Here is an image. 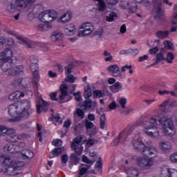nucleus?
Wrapping results in <instances>:
<instances>
[{"mask_svg": "<svg viewBox=\"0 0 177 177\" xmlns=\"http://www.w3.org/2000/svg\"><path fill=\"white\" fill-rule=\"evenodd\" d=\"M135 129H136V126L135 124L129 125L126 129V131L127 132V136L132 135V132H133Z\"/></svg>", "mask_w": 177, "mask_h": 177, "instance_id": "603ef678", "label": "nucleus"}, {"mask_svg": "<svg viewBox=\"0 0 177 177\" xmlns=\"http://www.w3.org/2000/svg\"><path fill=\"white\" fill-rule=\"evenodd\" d=\"M20 107V114L17 118H13L9 120L10 122H17V121H23V120H27L32 113H34V109H31V102L28 100H23L22 101L18 102Z\"/></svg>", "mask_w": 177, "mask_h": 177, "instance_id": "20e7f679", "label": "nucleus"}, {"mask_svg": "<svg viewBox=\"0 0 177 177\" xmlns=\"http://www.w3.org/2000/svg\"><path fill=\"white\" fill-rule=\"evenodd\" d=\"M136 10H138V5L136 3L129 4V13H136Z\"/></svg>", "mask_w": 177, "mask_h": 177, "instance_id": "49530a36", "label": "nucleus"}, {"mask_svg": "<svg viewBox=\"0 0 177 177\" xmlns=\"http://www.w3.org/2000/svg\"><path fill=\"white\" fill-rule=\"evenodd\" d=\"M119 104L121 106L122 109H127L125 104H127V98L122 97L119 100Z\"/></svg>", "mask_w": 177, "mask_h": 177, "instance_id": "052dcab7", "label": "nucleus"}, {"mask_svg": "<svg viewBox=\"0 0 177 177\" xmlns=\"http://www.w3.org/2000/svg\"><path fill=\"white\" fill-rule=\"evenodd\" d=\"M140 136L138 134L131 140V145L135 150H138L145 157L157 158L158 157V150L155 147H147L142 141L139 140Z\"/></svg>", "mask_w": 177, "mask_h": 177, "instance_id": "f03ea898", "label": "nucleus"}, {"mask_svg": "<svg viewBox=\"0 0 177 177\" xmlns=\"http://www.w3.org/2000/svg\"><path fill=\"white\" fill-rule=\"evenodd\" d=\"M159 147L165 153H168L172 150V143L169 141H162L159 142Z\"/></svg>", "mask_w": 177, "mask_h": 177, "instance_id": "412c9836", "label": "nucleus"}, {"mask_svg": "<svg viewBox=\"0 0 177 177\" xmlns=\"http://www.w3.org/2000/svg\"><path fill=\"white\" fill-rule=\"evenodd\" d=\"M71 160L75 163V165H77L78 162H80V158L75 156V154H72L71 156Z\"/></svg>", "mask_w": 177, "mask_h": 177, "instance_id": "680f3d73", "label": "nucleus"}, {"mask_svg": "<svg viewBox=\"0 0 177 177\" xmlns=\"http://www.w3.org/2000/svg\"><path fill=\"white\" fill-rule=\"evenodd\" d=\"M170 161L173 162V164L177 163V152L174 153L170 156Z\"/></svg>", "mask_w": 177, "mask_h": 177, "instance_id": "0e129e2a", "label": "nucleus"}, {"mask_svg": "<svg viewBox=\"0 0 177 177\" xmlns=\"http://www.w3.org/2000/svg\"><path fill=\"white\" fill-rule=\"evenodd\" d=\"M126 172L127 174V177H138V175H139L138 169L134 167L129 168L127 170H126Z\"/></svg>", "mask_w": 177, "mask_h": 177, "instance_id": "c85d7f7f", "label": "nucleus"}, {"mask_svg": "<svg viewBox=\"0 0 177 177\" xmlns=\"http://www.w3.org/2000/svg\"><path fill=\"white\" fill-rule=\"evenodd\" d=\"M37 28L40 31H48L50 28V26L49 24H39L37 25Z\"/></svg>", "mask_w": 177, "mask_h": 177, "instance_id": "37998d69", "label": "nucleus"}, {"mask_svg": "<svg viewBox=\"0 0 177 177\" xmlns=\"http://www.w3.org/2000/svg\"><path fill=\"white\" fill-rule=\"evenodd\" d=\"M82 161H83V162H85L86 164H89L87 165H91H91H93V164H95V161H92V160H89L86 156H82Z\"/></svg>", "mask_w": 177, "mask_h": 177, "instance_id": "4d7b16f0", "label": "nucleus"}, {"mask_svg": "<svg viewBox=\"0 0 177 177\" xmlns=\"http://www.w3.org/2000/svg\"><path fill=\"white\" fill-rule=\"evenodd\" d=\"M108 71L112 73L113 77H118L120 75V67L118 64L110 65L108 67Z\"/></svg>", "mask_w": 177, "mask_h": 177, "instance_id": "a878e982", "label": "nucleus"}, {"mask_svg": "<svg viewBox=\"0 0 177 177\" xmlns=\"http://www.w3.org/2000/svg\"><path fill=\"white\" fill-rule=\"evenodd\" d=\"M169 35V31L168 30H165V31L158 30L156 32V37L160 39H164L167 38V37H168Z\"/></svg>", "mask_w": 177, "mask_h": 177, "instance_id": "f704fd0d", "label": "nucleus"}, {"mask_svg": "<svg viewBox=\"0 0 177 177\" xmlns=\"http://www.w3.org/2000/svg\"><path fill=\"white\" fill-rule=\"evenodd\" d=\"M93 31H95L93 24L91 22H85L82 24L79 28L78 37H88V35H91Z\"/></svg>", "mask_w": 177, "mask_h": 177, "instance_id": "6e6552de", "label": "nucleus"}, {"mask_svg": "<svg viewBox=\"0 0 177 177\" xmlns=\"http://www.w3.org/2000/svg\"><path fill=\"white\" fill-rule=\"evenodd\" d=\"M50 38L53 42H56V41H62V39H63V35L62 32L55 31L52 33Z\"/></svg>", "mask_w": 177, "mask_h": 177, "instance_id": "7c9ffc66", "label": "nucleus"}, {"mask_svg": "<svg viewBox=\"0 0 177 177\" xmlns=\"http://www.w3.org/2000/svg\"><path fill=\"white\" fill-rule=\"evenodd\" d=\"M128 53L129 55H132V56H136L137 55H139V50H138V48H129L128 50Z\"/></svg>", "mask_w": 177, "mask_h": 177, "instance_id": "bf43d9fd", "label": "nucleus"}, {"mask_svg": "<svg viewBox=\"0 0 177 177\" xmlns=\"http://www.w3.org/2000/svg\"><path fill=\"white\" fill-rule=\"evenodd\" d=\"M15 64V62H13V59H9V60H3V63L1 64V70L6 73V71H8V70H10L12 68V66Z\"/></svg>", "mask_w": 177, "mask_h": 177, "instance_id": "b1692460", "label": "nucleus"}, {"mask_svg": "<svg viewBox=\"0 0 177 177\" xmlns=\"http://www.w3.org/2000/svg\"><path fill=\"white\" fill-rule=\"evenodd\" d=\"M162 60H165V57H164V54L162 53H159L156 55V60L155 62L149 66V67H151L153 66H156V64H158L160 62H162Z\"/></svg>", "mask_w": 177, "mask_h": 177, "instance_id": "e433bc0d", "label": "nucleus"}, {"mask_svg": "<svg viewBox=\"0 0 177 177\" xmlns=\"http://www.w3.org/2000/svg\"><path fill=\"white\" fill-rule=\"evenodd\" d=\"M174 59H175V56L174 55V53L169 52L167 53L165 60H167L168 63H172V62L174 61Z\"/></svg>", "mask_w": 177, "mask_h": 177, "instance_id": "6e6d98bb", "label": "nucleus"}, {"mask_svg": "<svg viewBox=\"0 0 177 177\" xmlns=\"http://www.w3.org/2000/svg\"><path fill=\"white\" fill-rule=\"evenodd\" d=\"M82 139H84V136H80L75 138V143L71 145L72 149L75 150V153L77 156H81L82 151L84 150V147L82 146L78 147L77 145H80L81 142H82Z\"/></svg>", "mask_w": 177, "mask_h": 177, "instance_id": "f8f14e48", "label": "nucleus"}, {"mask_svg": "<svg viewBox=\"0 0 177 177\" xmlns=\"http://www.w3.org/2000/svg\"><path fill=\"white\" fill-rule=\"evenodd\" d=\"M74 120L75 122H80L81 120L85 118V112L82 109H77L74 113Z\"/></svg>", "mask_w": 177, "mask_h": 177, "instance_id": "4be33fe9", "label": "nucleus"}, {"mask_svg": "<svg viewBox=\"0 0 177 177\" xmlns=\"http://www.w3.org/2000/svg\"><path fill=\"white\" fill-rule=\"evenodd\" d=\"M141 125L144 127V133H146L147 136H150V138H153V139H156V138H158L160 132L158 129H157V120H156V118H145L141 122Z\"/></svg>", "mask_w": 177, "mask_h": 177, "instance_id": "7ed1b4c3", "label": "nucleus"}, {"mask_svg": "<svg viewBox=\"0 0 177 177\" xmlns=\"http://www.w3.org/2000/svg\"><path fill=\"white\" fill-rule=\"evenodd\" d=\"M14 133H16V130H15L13 128H8L3 126L2 136H5V135L10 136V135H14Z\"/></svg>", "mask_w": 177, "mask_h": 177, "instance_id": "2f4dec72", "label": "nucleus"}, {"mask_svg": "<svg viewBox=\"0 0 177 177\" xmlns=\"http://www.w3.org/2000/svg\"><path fill=\"white\" fill-rule=\"evenodd\" d=\"M16 1L15 0V4L14 3H10L9 4L8 6H7V8H6V10H8V12H13L16 10V6L17 8H23V9L26 10H30V9H27L24 7H21L20 6H17V4L16 3Z\"/></svg>", "mask_w": 177, "mask_h": 177, "instance_id": "72a5a7b5", "label": "nucleus"}, {"mask_svg": "<svg viewBox=\"0 0 177 177\" xmlns=\"http://www.w3.org/2000/svg\"><path fill=\"white\" fill-rule=\"evenodd\" d=\"M100 127L101 128V129H104V127L106 125V115L104 113L102 114L100 117Z\"/></svg>", "mask_w": 177, "mask_h": 177, "instance_id": "de8ad7c7", "label": "nucleus"}, {"mask_svg": "<svg viewBox=\"0 0 177 177\" xmlns=\"http://www.w3.org/2000/svg\"><path fill=\"white\" fill-rule=\"evenodd\" d=\"M103 56H104L105 62H111L113 61V55H111V53H109L106 50H104Z\"/></svg>", "mask_w": 177, "mask_h": 177, "instance_id": "a18cd8bd", "label": "nucleus"}, {"mask_svg": "<svg viewBox=\"0 0 177 177\" xmlns=\"http://www.w3.org/2000/svg\"><path fill=\"white\" fill-rule=\"evenodd\" d=\"M73 68L74 66L73 65V64H70L69 65L65 67V73L66 74H68L65 79V81H66V82H70L71 84H74V82H75V80L77 77L71 75Z\"/></svg>", "mask_w": 177, "mask_h": 177, "instance_id": "4468645a", "label": "nucleus"}, {"mask_svg": "<svg viewBox=\"0 0 177 177\" xmlns=\"http://www.w3.org/2000/svg\"><path fill=\"white\" fill-rule=\"evenodd\" d=\"M159 122L162 127V129H167L168 128H173V127H175L174 125V122L172 121V119L168 118V117H162L159 120Z\"/></svg>", "mask_w": 177, "mask_h": 177, "instance_id": "f3484780", "label": "nucleus"}, {"mask_svg": "<svg viewBox=\"0 0 177 177\" xmlns=\"http://www.w3.org/2000/svg\"><path fill=\"white\" fill-rule=\"evenodd\" d=\"M144 6L149 8L151 5L153 6V13H156L158 17H160L162 13L161 5L162 1L161 0H144Z\"/></svg>", "mask_w": 177, "mask_h": 177, "instance_id": "0eeeda50", "label": "nucleus"}, {"mask_svg": "<svg viewBox=\"0 0 177 177\" xmlns=\"http://www.w3.org/2000/svg\"><path fill=\"white\" fill-rule=\"evenodd\" d=\"M66 151V149L64 147H58V148L54 149L51 151V153H53L54 157H57L60 156V154H62L63 151Z\"/></svg>", "mask_w": 177, "mask_h": 177, "instance_id": "4c0bfd02", "label": "nucleus"}, {"mask_svg": "<svg viewBox=\"0 0 177 177\" xmlns=\"http://www.w3.org/2000/svg\"><path fill=\"white\" fill-rule=\"evenodd\" d=\"M37 0H16V4L17 6L25 8L26 9H31L34 6Z\"/></svg>", "mask_w": 177, "mask_h": 177, "instance_id": "a211bd4d", "label": "nucleus"}, {"mask_svg": "<svg viewBox=\"0 0 177 177\" xmlns=\"http://www.w3.org/2000/svg\"><path fill=\"white\" fill-rule=\"evenodd\" d=\"M30 62V70L33 75L32 84L35 91H38L39 85V67L38 66V58L35 55H31L29 59Z\"/></svg>", "mask_w": 177, "mask_h": 177, "instance_id": "39448f33", "label": "nucleus"}, {"mask_svg": "<svg viewBox=\"0 0 177 177\" xmlns=\"http://www.w3.org/2000/svg\"><path fill=\"white\" fill-rule=\"evenodd\" d=\"M13 56V53L10 48H6L3 51L0 53V59L1 60H13L12 59Z\"/></svg>", "mask_w": 177, "mask_h": 177, "instance_id": "aec40b11", "label": "nucleus"}, {"mask_svg": "<svg viewBox=\"0 0 177 177\" xmlns=\"http://www.w3.org/2000/svg\"><path fill=\"white\" fill-rule=\"evenodd\" d=\"M24 73V66L22 65L17 66L9 71V75H19Z\"/></svg>", "mask_w": 177, "mask_h": 177, "instance_id": "393cba45", "label": "nucleus"}, {"mask_svg": "<svg viewBox=\"0 0 177 177\" xmlns=\"http://www.w3.org/2000/svg\"><path fill=\"white\" fill-rule=\"evenodd\" d=\"M39 19L42 23H50L57 19V12L53 10H46L39 15Z\"/></svg>", "mask_w": 177, "mask_h": 177, "instance_id": "423d86ee", "label": "nucleus"}, {"mask_svg": "<svg viewBox=\"0 0 177 177\" xmlns=\"http://www.w3.org/2000/svg\"><path fill=\"white\" fill-rule=\"evenodd\" d=\"M82 167L79 173L80 176H82L84 175H85V174H86V171H88V169H90L91 168V165H82V167Z\"/></svg>", "mask_w": 177, "mask_h": 177, "instance_id": "8fccbe9b", "label": "nucleus"}, {"mask_svg": "<svg viewBox=\"0 0 177 177\" xmlns=\"http://www.w3.org/2000/svg\"><path fill=\"white\" fill-rule=\"evenodd\" d=\"M72 17H73V14H71V12H68L64 14L59 19V23H68V21H70V20H71Z\"/></svg>", "mask_w": 177, "mask_h": 177, "instance_id": "c756f323", "label": "nucleus"}, {"mask_svg": "<svg viewBox=\"0 0 177 177\" xmlns=\"http://www.w3.org/2000/svg\"><path fill=\"white\" fill-rule=\"evenodd\" d=\"M136 162L139 167L142 168V169H149L154 164V162L151 158H145L139 157L136 159Z\"/></svg>", "mask_w": 177, "mask_h": 177, "instance_id": "9d476101", "label": "nucleus"}, {"mask_svg": "<svg viewBox=\"0 0 177 177\" xmlns=\"http://www.w3.org/2000/svg\"><path fill=\"white\" fill-rule=\"evenodd\" d=\"M118 15L115 12H111L108 16L106 17V21L109 23H111L112 21H114L117 17Z\"/></svg>", "mask_w": 177, "mask_h": 177, "instance_id": "ea45409f", "label": "nucleus"}, {"mask_svg": "<svg viewBox=\"0 0 177 177\" xmlns=\"http://www.w3.org/2000/svg\"><path fill=\"white\" fill-rule=\"evenodd\" d=\"M37 103H39L37 105V111L39 114H41V111H48V109H49V104L44 100V99L39 97L38 99Z\"/></svg>", "mask_w": 177, "mask_h": 177, "instance_id": "2eb2a0df", "label": "nucleus"}, {"mask_svg": "<svg viewBox=\"0 0 177 177\" xmlns=\"http://www.w3.org/2000/svg\"><path fill=\"white\" fill-rule=\"evenodd\" d=\"M109 89L113 93H117L122 89V84L120 82H117L113 85L109 86Z\"/></svg>", "mask_w": 177, "mask_h": 177, "instance_id": "bb28decb", "label": "nucleus"}, {"mask_svg": "<svg viewBox=\"0 0 177 177\" xmlns=\"http://www.w3.org/2000/svg\"><path fill=\"white\" fill-rule=\"evenodd\" d=\"M94 97H103L104 96V93L102 92L100 90H95L93 92Z\"/></svg>", "mask_w": 177, "mask_h": 177, "instance_id": "5fc2aeb1", "label": "nucleus"}, {"mask_svg": "<svg viewBox=\"0 0 177 177\" xmlns=\"http://www.w3.org/2000/svg\"><path fill=\"white\" fill-rule=\"evenodd\" d=\"M168 104H171V100L169 99L165 100V102L160 105V107L162 109H167V106H168Z\"/></svg>", "mask_w": 177, "mask_h": 177, "instance_id": "338daca9", "label": "nucleus"}, {"mask_svg": "<svg viewBox=\"0 0 177 177\" xmlns=\"http://www.w3.org/2000/svg\"><path fill=\"white\" fill-rule=\"evenodd\" d=\"M49 121H53V122H59L62 124V121L60 120V115L59 114L54 115L53 113H51V116L49 118Z\"/></svg>", "mask_w": 177, "mask_h": 177, "instance_id": "a19ab883", "label": "nucleus"}, {"mask_svg": "<svg viewBox=\"0 0 177 177\" xmlns=\"http://www.w3.org/2000/svg\"><path fill=\"white\" fill-rule=\"evenodd\" d=\"M97 103L96 101H93L91 99L86 100L83 104L82 105V107H83L84 110H89V109H95L97 106Z\"/></svg>", "mask_w": 177, "mask_h": 177, "instance_id": "5701e85b", "label": "nucleus"}, {"mask_svg": "<svg viewBox=\"0 0 177 177\" xmlns=\"http://www.w3.org/2000/svg\"><path fill=\"white\" fill-rule=\"evenodd\" d=\"M73 96H75V100L77 102H81L82 100V97H81V91L74 93Z\"/></svg>", "mask_w": 177, "mask_h": 177, "instance_id": "e2e57ef3", "label": "nucleus"}, {"mask_svg": "<svg viewBox=\"0 0 177 177\" xmlns=\"http://www.w3.org/2000/svg\"><path fill=\"white\" fill-rule=\"evenodd\" d=\"M15 149H16V146L12 144L6 145L3 147L4 151H6V153H9L10 154H15V153H16V150Z\"/></svg>", "mask_w": 177, "mask_h": 177, "instance_id": "473e14b6", "label": "nucleus"}, {"mask_svg": "<svg viewBox=\"0 0 177 177\" xmlns=\"http://www.w3.org/2000/svg\"><path fill=\"white\" fill-rule=\"evenodd\" d=\"M20 106L19 105V102H15L14 104H12L9 105L8 106V114L10 115V117H15V118H17L19 115H20Z\"/></svg>", "mask_w": 177, "mask_h": 177, "instance_id": "9b49d317", "label": "nucleus"}, {"mask_svg": "<svg viewBox=\"0 0 177 177\" xmlns=\"http://www.w3.org/2000/svg\"><path fill=\"white\" fill-rule=\"evenodd\" d=\"M64 31L66 35L71 37L72 35H74L75 32H77V28H75V25H74L73 24H70L64 26Z\"/></svg>", "mask_w": 177, "mask_h": 177, "instance_id": "6ab92c4d", "label": "nucleus"}, {"mask_svg": "<svg viewBox=\"0 0 177 177\" xmlns=\"http://www.w3.org/2000/svg\"><path fill=\"white\" fill-rule=\"evenodd\" d=\"M0 164L3 165V174L7 176H17L20 175V171L24 167V162L15 160L12 156H5L0 153Z\"/></svg>", "mask_w": 177, "mask_h": 177, "instance_id": "f257e3e1", "label": "nucleus"}, {"mask_svg": "<svg viewBox=\"0 0 177 177\" xmlns=\"http://www.w3.org/2000/svg\"><path fill=\"white\" fill-rule=\"evenodd\" d=\"M17 39H18L19 44H21V45H25L26 48H32L31 44L26 41L24 39H23V37H17Z\"/></svg>", "mask_w": 177, "mask_h": 177, "instance_id": "79ce46f5", "label": "nucleus"}, {"mask_svg": "<svg viewBox=\"0 0 177 177\" xmlns=\"http://www.w3.org/2000/svg\"><path fill=\"white\" fill-rule=\"evenodd\" d=\"M52 145L53 146L57 147V146H62V145H63V141H62L61 140L57 139V140H54L52 142Z\"/></svg>", "mask_w": 177, "mask_h": 177, "instance_id": "774afa93", "label": "nucleus"}, {"mask_svg": "<svg viewBox=\"0 0 177 177\" xmlns=\"http://www.w3.org/2000/svg\"><path fill=\"white\" fill-rule=\"evenodd\" d=\"M92 96V89L90 85L87 86L86 90L84 91V97L85 99H89Z\"/></svg>", "mask_w": 177, "mask_h": 177, "instance_id": "c03bdc74", "label": "nucleus"}, {"mask_svg": "<svg viewBox=\"0 0 177 177\" xmlns=\"http://www.w3.org/2000/svg\"><path fill=\"white\" fill-rule=\"evenodd\" d=\"M21 88H24V89L30 88V80L28 79H22Z\"/></svg>", "mask_w": 177, "mask_h": 177, "instance_id": "3c124183", "label": "nucleus"}, {"mask_svg": "<svg viewBox=\"0 0 177 177\" xmlns=\"http://www.w3.org/2000/svg\"><path fill=\"white\" fill-rule=\"evenodd\" d=\"M16 154L22 160H31L34 158V152L28 149H24L21 152L17 151Z\"/></svg>", "mask_w": 177, "mask_h": 177, "instance_id": "dca6fc26", "label": "nucleus"}, {"mask_svg": "<svg viewBox=\"0 0 177 177\" xmlns=\"http://www.w3.org/2000/svg\"><path fill=\"white\" fill-rule=\"evenodd\" d=\"M58 98L61 101V103H67V102H70L73 99V97L68 94L67 84H63L60 86Z\"/></svg>", "mask_w": 177, "mask_h": 177, "instance_id": "1a4fd4ad", "label": "nucleus"}, {"mask_svg": "<svg viewBox=\"0 0 177 177\" xmlns=\"http://www.w3.org/2000/svg\"><path fill=\"white\" fill-rule=\"evenodd\" d=\"M118 138H119L120 143H124V142H125L128 138V136L125 133V131H123L118 135Z\"/></svg>", "mask_w": 177, "mask_h": 177, "instance_id": "09e8293b", "label": "nucleus"}, {"mask_svg": "<svg viewBox=\"0 0 177 177\" xmlns=\"http://www.w3.org/2000/svg\"><path fill=\"white\" fill-rule=\"evenodd\" d=\"M164 45L166 49H168L169 50H174V48L172 47L174 44H172V42L168 40H165L164 41Z\"/></svg>", "mask_w": 177, "mask_h": 177, "instance_id": "864d4df0", "label": "nucleus"}, {"mask_svg": "<svg viewBox=\"0 0 177 177\" xmlns=\"http://www.w3.org/2000/svg\"><path fill=\"white\" fill-rule=\"evenodd\" d=\"M161 177H177V170L175 169H171L168 166H162Z\"/></svg>", "mask_w": 177, "mask_h": 177, "instance_id": "ddd939ff", "label": "nucleus"}, {"mask_svg": "<svg viewBox=\"0 0 177 177\" xmlns=\"http://www.w3.org/2000/svg\"><path fill=\"white\" fill-rule=\"evenodd\" d=\"M14 95L16 100L20 99L21 97H24V93L21 91H15L14 92Z\"/></svg>", "mask_w": 177, "mask_h": 177, "instance_id": "69168bd1", "label": "nucleus"}, {"mask_svg": "<svg viewBox=\"0 0 177 177\" xmlns=\"http://www.w3.org/2000/svg\"><path fill=\"white\" fill-rule=\"evenodd\" d=\"M21 140V138H20V136L17 135H15L6 138L7 142H9V143H17V142Z\"/></svg>", "mask_w": 177, "mask_h": 177, "instance_id": "58836bf2", "label": "nucleus"}, {"mask_svg": "<svg viewBox=\"0 0 177 177\" xmlns=\"http://www.w3.org/2000/svg\"><path fill=\"white\" fill-rule=\"evenodd\" d=\"M95 2H98L97 4L99 12H104L106 10V3L104 0H95Z\"/></svg>", "mask_w": 177, "mask_h": 177, "instance_id": "c9c22d12", "label": "nucleus"}, {"mask_svg": "<svg viewBox=\"0 0 177 177\" xmlns=\"http://www.w3.org/2000/svg\"><path fill=\"white\" fill-rule=\"evenodd\" d=\"M21 82H23V79L21 78H17L12 82V85L15 86H21Z\"/></svg>", "mask_w": 177, "mask_h": 177, "instance_id": "13d9d810", "label": "nucleus"}, {"mask_svg": "<svg viewBox=\"0 0 177 177\" xmlns=\"http://www.w3.org/2000/svg\"><path fill=\"white\" fill-rule=\"evenodd\" d=\"M163 132L165 136H169V138H172L176 133V129L175 126L173 128L169 127L167 129H163Z\"/></svg>", "mask_w": 177, "mask_h": 177, "instance_id": "cd10ccee", "label": "nucleus"}]
</instances>
